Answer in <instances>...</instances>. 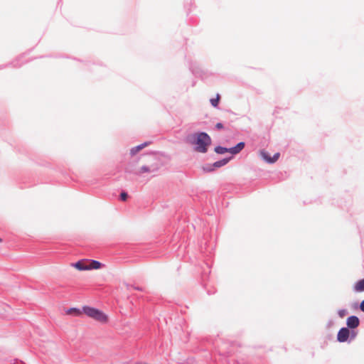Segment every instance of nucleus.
Returning a JSON list of instances; mask_svg holds the SVG:
<instances>
[{
	"label": "nucleus",
	"instance_id": "nucleus-5",
	"mask_svg": "<svg viewBox=\"0 0 364 364\" xmlns=\"http://www.w3.org/2000/svg\"><path fill=\"white\" fill-rule=\"evenodd\" d=\"M260 156L267 163H274L279 159V154L277 153L272 157H271L267 151L262 150L260 151Z\"/></svg>",
	"mask_w": 364,
	"mask_h": 364
},
{
	"label": "nucleus",
	"instance_id": "nucleus-10",
	"mask_svg": "<svg viewBox=\"0 0 364 364\" xmlns=\"http://www.w3.org/2000/svg\"><path fill=\"white\" fill-rule=\"evenodd\" d=\"M148 145V143L147 142H145L144 144H141L139 146H136L135 148L132 149L131 150V153L132 154H135L136 153H137L138 151H139L140 150H141L142 149H144L145 146H146Z\"/></svg>",
	"mask_w": 364,
	"mask_h": 364
},
{
	"label": "nucleus",
	"instance_id": "nucleus-4",
	"mask_svg": "<svg viewBox=\"0 0 364 364\" xmlns=\"http://www.w3.org/2000/svg\"><path fill=\"white\" fill-rule=\"evenodd\" d=\"M349 335V329L348 328H342L338 333L337 339L339 342H346L348 340Z\"/></svg>",
	"mask_w": 364,
	"mask_h": 364
},
{
	"label": "nucleus",
	"instance_id": "nucleus-14",
	"mask_svg": "<svg viewBox=\"0 0 364 364\" xmlns=\"http://www.w3.org/2000/svg\"><path fill=\"white\" fill-rule=\"evenodd\" d=\"M215 168H214L213 166V164L212 165H208L207 166L205 167H203V170L206 172H210V171H214Z\"/></svg>",
	"mask_w": 364,
	"mask_h": 364
},
{
	"label": "nucleus",
	"instance_id": "nucleus-13",
	"mask_svg": "<svg viewBox=\"0 0 364 364\" xmlns=\"http://www.w3.org/2000/svg\"><path fill=\"white\" fill-rule=\"evenodd\" d=\"M220 96L219 94L216 95L215 98L210 99V103L213 107H217L220 101Z\"/></svg>",
	"mask_w": 364,
	"mask_h": 364
},
{
	"label": "nucleus",
	"instance_id": "nucleus-17",
	"mask_svg": "<svg viewBox=\"0 0 364 364\" xmlns=\"http://www.w3.org/2000/svg\"><path fill=\"white\" fill-rule=\"evenodd\" d=\"M360 308V310L364 312V300L361 301Z\"/></svg>",
	"mask_w": 364,
	"mask_h": 364
},
{
	"label": "nucleus",
	"instance_id": "nucleus-3",
	"mask_svg": "<svg viewBox=\"0 0 364 364\" xmlns=\"http://www.w3.org/2000/svg\"><path fill=\"white\" fill-rule=\"evenodd\" d=\"M244 147H245V143L240 142L235 146L230 148V149L222 147V146H217L215 148V151L217 154H223L226 152H229L232 154H237L240 151H242Z\"/></svg>",
	"mask_w": 364,
	"mask_h": 364
},
{
	"label": "nucleus",
	"instance_id": "nucleus-9",
	"mask_svg": "<svg viewBox=\"0 0 364 364\" xmlns=\"http://www.w3.org/2000/svg\"><path fill=\"white\" fill-rule=\"evenodd\" d=\"M229 160H230V159H222V160H220V161H218L215 162V163L213 164V166L214 168H216L222 167V166H223L226 165V164L228 163Z\"/></svg>",
	"mask_w": 364,
	"mask_h": 364
},
{
	"label": "nucleus",
	"instance_id": "nucleus-20",
	"mask_svg": "<svg viewBox=\"0 0 364 364\" xmlns=\"http://www.w3.org/2000/svg\"><path fill=\"white\" fill-rule=\"evenodd\" d=\"M1 242V239L0 238V242Z\"/></svg>",
	"mask_w": 364,
	"mask_h": 364
},
{
	"label": "nucleus",
	"instance_id": "nucleus-1",
	"mask_svg": "<svg viewBox=\"0 0 364 364\" xmlns=\"http://www.w3.org/2000/svg\"><path fill=\"white\" fill-rule=\"evenodd\" d=\"M188 141L194 146V150L200 153H205L211 144L210 137L204 132L191 134Z\"/></svg>",
	"mask_w": 364,
	"mask_h": 364
},
{
	"label": "nucleus",
	"instance_id": "nucleus-11",
	"mask_svg": "<svg viewBox=\"0 0 364 364\" xmlns=\"http://www.w3.org/2000/svg\"><path fill=\"white\" fill-rule=\"evenodd\" d=\"M355 289L357 291H364V279L358 281L355 285Z\"/></svg>",
	"mask_w": 364,
	"mask_h": 364
},
{
	"label": "nucleus",
	"instance_id": "nucleus-2",
	"mask_svg": "<svg viewBox=\"0 0 364 364\" xmlns=\"http://www.w3.org/2000/svg\"><path fill=\"white\" fill-rule=\"evenodd\" d=\"M82 311L84 314L87 316L100 323H107L109 321L108 316L103 311L97 309L90 306H84L82 308Z\"/></svg>",
	"mask_w": 364,
	"mask_h": 364
},
{
	"label": "nucleus",
	"instance_id": "nucleus-7",
	"mask_svg": "<svg viewBox=\"0 0 364 364\" xmlns=\"http://www.w3.org/2000/svg\"><path fill=\"white\" fill-rule=\"evenodd\" d=\"M346 323L348 328H355L358 326L360 321L357 316H351L347 318Z\"/></svg>",
	"mask_w": 364,
	"mask_h": 364
},
{
	"label": "nucleus",
	"instance_id": "nucleus-15",
	"mask_svg": "<svg viewBox=\"0 0 364 364\" xmlns=\"http://www.w3.org/2000/svg\"><path fill=\"white\" fill-rule=\"evenodd\" d=\"M127 197H128V195L125 192H122L120 194V198H121L122 200H123V201H125L127 200Z\"/></svg>",
	"mask_w": 364,
	"mask_h": 364
},
{
	"label": "nucleus",
	"instance_id": "nucleus-8",
	"mask_svg": "<svg viewBox=\"0 0 364 364\" xmlns=\"http://www.w3.org/2000/svg\"><path fill=\"white\" fill-rule=\"evenodd\" d=\"M87 267H88V270H90V269H100L103 265L102 263H100V262L98 261H96V260H89L88 259V262H87Z\"/></svg>",
	"mask_w": 364,
	"mask_h": 364
},
{
	"label": "nucleus",
	"instance_id": "nucleus-18",
	"mask_svg": "<svg viewBox=\"0 0 364 364\" xmlns=\"http://www.w3.org/2000/svg\"><path fill=\"white\" fill-rule=\"evenodd\" d=\"M345 314H346V311L345 310H341V311H339V315H340L341 317L344 316Z\"/></svg>",
	"mask_w": 364,
	"mask_h": 364
},
{
	"label": "nucleus",
	"instance_id": "nucleus-6",
	"mask_svg": "<svg viewBox=\"0 0 364 364\" xmlns=\"http://www.w3.org/2000/svg\"><path fill=\"white\" fill-rule=\"evenodd\" d=\"M87 262L88 259H81L76 263L71 264V265L80 271L88 270Z\"/></svg>",
	"mask_w": 364,
	"mask_h": 364
},
{
	"label": "nucleus",
	"instance_id": "nucleus-16",
	"mask_svg": "<svg viewBox=\"0 0 364 364\" xmlns=\"http://www.w3.org/2000/svg\"><path fill=\"white\" fill-rule=\"evenodd\" d=\"M149 171V168L147 166H142L140 169V173H146Z\"/></svg>",
	"mask_w": 364,
	"mask_h": 364
},
{
	"label": "nucleus",
	"instance_id": "nucleus-12",
	"mask_svg": "<svg viewBox=\"0 0 364 364\" xmlns=\"http://www.w3.org/2000/svg\"><path fill=\"white\" fill-rule=\"evenodd\" d=\"M67 314H73L75 316H80L81 314V312L79 309L71 308L69 310L67 311Z\"/></svg>",
	"mask_w": 364,
	"mask_h": 364
},
{
	"label": "nucleus",
	"instance_id": "nucleus-19",
	"mask_svg": "<svg viewBox=\"0 0 364 364\" xmlns=\"http://www.w3.org/2000/svg\"><path fill=\"white\" fill-rule=\"evenodd\" d=\"M217 129H222L223 127V124L221 123H217L215 125Z\"/></svg>",
	"mask_w": 364,
	"mask_h": 364
}]
</instances>
